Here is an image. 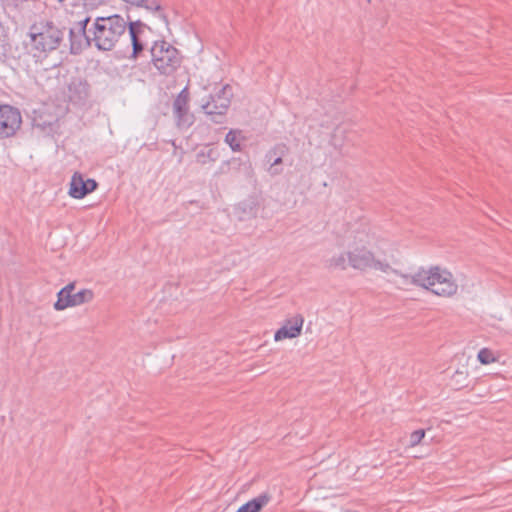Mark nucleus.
<instances>
[{
    "label": "nucleus",
    "mask_w": 512,
    "mask_h": 512,
    "mask_svg": "<svg viewBox=\"0 0 512 512\" xmlns=\"http://www.w3.org/2000/svg\"><path fill=\"white\" fill-rule=\"evenodd\" d=\"M207 159H209L210 161H213V162L217 160V155H216L215 150L209 149L207 152L201 151L197 154V161L199 163L204 165L207 163Z\"/></svg>",
    "instance_id": "obj_24"
},
{
    "label": "nucleus",
    "mask_w": 512,
    "mask_h": 512,
    "mask_svg": "<svg viewBox=\"0 0 512 512\" xmlns=\"http://www.w3.org/2000/svg\"><path fill=\"white\" fill-rule=\"evenodd\" d=\"M250 172L251 166L249 163L243 162L240 158H232L221 163L216 175L229 174L238 178L241 175L249 176Z\"/></svg>",
    "instance_id": "obj_12"
},
{
    "label": "nucleus",
    "mask_w": 512,
    "mask_h": 512,
    "mask_svg": "<svg viewBox=\"0 0 512 512\" xmlns=\"http://www.w3.org/2000/svg\"><path fill=\"white\" fill-rule=\"evenodd\" d=\"M69 99L74 103H83L90 96V85L82 78H73L68 86Z\"/></svg>",
    "instance_id": "obj_14"
},
{
    "label": "nucleus",
    "mask_w": 512,
    "mask_h": 512,
    "mask_svg": "<svg viewBox=\"0 0 512 512\" xmlns=\"http://www.w3.org/2000/svg\"><path fill=\"white\" fill-rule=\"evenodd\" d=\"M155 68L163 75H172L181 64V56L177 48L161 40L155 41L150 49Z\"/></svg>",
    "instance_id": "obj_4"
},
{
    "label": "nucleus",
    "mask_w": 512,
    "mask_h": 512,
    "mask_svg": "<svg viewBox=\"0 0 512 512\" xmlns=\"http://www.w3.org/2000/svg\"><path fill=\"white\" fill-rule=\"evenodd\" d=\"M225 142L231 147L233 151H240L241 144L237 139V134L234 131H229L226 134Z\"/></svg>",
    "instance_id": "obj_23"
},
{
    "label": "nucleus",
    "mask_w": 512,
    "mask_h": 512,
    "mask_svg": "<svg viewBox=\"0 0 512 512\" xmlns=\"http://www.w3.org/2000/svg\"><path fill=\"white\" fill-rule=\"evenodd\" d=\"M481 364L488 365L496 361L494 353L488 348H482L477 355Z\"/></svg>",
    "instance_id": "obj_22"
},
{
    "label": "nucleus",
    "mask_w": 512,
    "mask_h": 512,
    "mask_svg": "<svg viewBox=\"0 0 512 512\" xmlns=\"http://www.w3.org/2000/svg\"><path fill=\"white\" fill-rule=\"evenodd\" d=\"M75 283H69L63 287L57 294V301L54 303V309L62 311L68 307L79 306L89 303L94 298V293L90 289H82L74 292Z\"/></svg>",
    "instance_id": "obj_6"
},
{
    "label": "nucleus",
    "mask_w": 512,
    "mask_h": 512,
    "mask_svg": "<svg viewBox=\"0 0 512 512\" xmlns=\"http://www.w3.org/2000/svg\"><path fill=\"white\" fill-rule=\"evenodd\" d=\"M235 212L240 221L255 218L258 213L256 200L253 198H249L240 202L235 208Z\"/></svg>",
    "instance_id": "obj_18"
},
{
    "label": "nucleus",
    "mask_w": 512,
    "mask_h": 512,
    "mask_svg": "<svg viewBox=\"0 0 512 512\" xmlns=\"http://www.w3.org/2000/svg\"><path fill=\"white\" fill-rule=\"evenodd\" d=\"M425 436V430L418 429L413 431L409 437V446L414 447L418 445Z\"/></svg>",
    "instance_id": "obj_25"
},
{
    "label": "nucleus",
    "mask_w": 512,
    "mask_h": 512,
    "mask_svg": "<svg viewBox=\"0 0 512 512\" xmlns=\"http://www.w3.org/2000/svg\"><path fill=\"white\" fill-rule=\"evenodd\" d=\"M410 278L412 284L430 290L436 295H444L447 291V278L439 273L438 267H432L429 270L421 269Z\"/></svg>",
    "instance_id": "obj_5"
},
{
    "label": "nucleus",
    "mask_w": 512,
    "mask_h": 512,
    "mask_svg": "<svg viewBox=\"0 0 512 512\" xmlns=\"http://www.w3.org/2000/svg\"><path fill=\"white\" fill-rule=\"evenodd\" d=\"M29 37L30 52L34 57L39 58L59 47L64 38V30L52 22H46L39 26L34 24L30 27Z\"/></svg>",
    "instance_id": "obj_2"
},
{
    "label": "nucleus",
    "mask_w": 512,
    "mask_h": 512,
    "mask_svg": "<svg viewBox=\"0 0 512 512\" xmlns=\"http://www.w3.org/2000/svg\"><path fill=\"white\" fill-rule=\"evenodd\" d=\"M127 29L132 45V53L130 59H137L147 46V32L151 28L141 20H131L127 15Z\"/></svg>",
    "instance_id": "obj_7"
},
{
    "label": "nucleus",
    "mask_w": 512,
    "mask_h": 512,
    "mask_svg": "<svg viewBox=\"0 0 512 512\" xmlns=\"http://www.w3.org/2000/svg\"><path fill=\"white\" fill-rule=\"evenodd\" d=\"M371 268H374L376 270H380L382 272H385V273H388V272H394V273H397L396 270H394L389 263L387 262H381L379 260H375L374 259V263H372V267Z\"/></svg>",
    "instance_id": "obj_26"
},
{
    "label": "nucleus",
    "mask_w": 512,
    "mask_h": 512,
    "mask_svg": "<svg viewBox=\"0 0 512 512\" xmlns=\"http://www.w3.org/2000/svg\"><path fill=\"white\" fill-rule=\"evenodd\" d=\"M470 382L468 368L466 365H462L461 368L456 369L450 377V389L454 391L468 389Z\"/></svg>",
    "instance_id": "obj_17"
},
{
    "label": "nucleus",
    "mask_w": 512,
    "mask_h": 512,
    "mask_svg": "<svg viewBox=\"0 0 512 512\" xmlns=\"http://www.w3.org/2000/svg\"><path fill=\"white\" fill-rule=\"evenodd\" d=\"M288 151L289 148L286 144L278 143L266 153L265 158L267 162L271 164L269 168L271 175H277L281 173V170L276 167L282 163V158L288 153Z\"/></svg>",
    "instance_id": "obj_15"
},
{
    "label": "nucleus",
    "mask_w": 512,
    "mask_h": 512,
    "mask_svg": "<svg viewBox=\"0 0 512 512\" xmlns=\"http://www.w3.org/2000/svg\"><path fill=\"white\" fill-rule=\"evenodd\" d=\"M456 292H457V285L450 281V291H449L450 296H452Z\"/></svg>",
    "instance_id": "obj_28"
},
{
    "label": "nucleus",
    "mask_w": 512,
    "mask_h": 512,
    "mask_svg": "<svg viewBox=\"0 0 512 512\" xmlns=\"http://www.w3.org/2000/svg\"><path fill=\"white\" fill-rule=\"evenodd\" d=\"M22 123L20 111L10 105H0V138L16 134Z\"/></svg>",
    "instance_id": "obj_9"
},
{
    "label": "nucleus",
    "mask_w": 512,
    "mask_h": 512,
    "mask_svg": "<svg viewBox=\"0 0 512 512\" xmlns=\"http://www.w3.org/2000/svg\"><path fill=\"white\" fill-rule=\"evenodd\" d=\"M348 266L349 263L347 253H340L338 255H334L325 261V267L330 270H346Z\"/></svg>",
    "instance_id": "obj_20"
},
{
    "label": "nucleus",
    "mask_w": 512,
    "mask_h": 512,
    "mask_svg": "<svg viewBox=\"0 0 512 512\" xmlns=\"http://www.w3.org/2000/svg\"><path fill=\"white\" fill-rule=\"evenodd\" d=\"M232 96V88L226 84L215 94H209L206 99H202L200 104L201 110L211 122L223 124L231 105Z\"/></svg>",
    "instance_id": "obj_3"
},
{
    "label": "nucleus",
    "mask_w": 512,
    "mask_h": 512,
    "mask_svg": "<svg viewBox=\"0 0 512 512\" xmlns=\"http://www.w3.org/2000/svg\"><path fill=\"white\" fill-rule=\"evenodd\" d=\"M98 183L94 179H84L82 174L75 172L71 178L69 195L75 199H82L96 190Z\"/></svg>",
    "instance_id": "obj_10"
},
{
    "label": "nucleus",
    "mask_w": 512,
    "mask_h": 512,
    "mask_svg": "<svg viewBox=\"0 0 512 512\" xmlns=\"http://www.w3.org/2000/svg\"><path fill=\"white\" fill-rule=\"evenodd\" d=\"M270 500L271 495L269 493H261L259 496L240 506L237 512H259L269 503Z\"/></svg>",
    "instance_id": "obj_19"
},
{
    "label": "nucleus",
    "mask_w": 512,
    "mask_h": 512,
    "mask_svg": "<svg viewBox=\"0 0 512 512\" xmlns=\"http://www.w3.org/2000/svg\"><path fill=\"white\" fill-rule=\"evenodd\" d=\"M91 18L86 16L85 18L79 20L73 28H76L82 35L89 34V30L87 31V25L90 22ZM92 36V34L90 33Z\"/></svg>",
    "instance_id": "obj_27"
},
{
    "label": "nucleus",
    "mask_w": 512,
    "mask_h": 512,
    "mask_svg": "<svg viewBox=\"0 0 512 512\" xmlns=\"http://www.w3.org/2000/svg\"><path fill=\"white\" fill-rule=\"evenodd\" d=\"M304 318L297 314L286 320L285 324L275 332L274 339L280 341L287 338H296L301 334Z\"/></svg>",
    "instance_id": "obj_13"
},
{
    "label": "nucleus",
    "mask_w": 512,
    "mask_h": 512,
    "mask_svg": "<svg viewBox=\"0 0 512 512\" xmlns=\"http://www.w3.org/2000/svg\"><path fill=\"white\" fill-rule=\"evenodd\" d=\"M90 34L82 35L76 28H70L69 30V41H70V53L72 55H79L85 47L91 46L93 40Z\"/></svg>",
    "instance_id": "obj_16"
},
{
    "label": "nucleus",
    "mask_w": 512,
    "mask_h": 512,
    "mask_svg": "<svg viewBox=\"0 0 512 512\" xmlns=\"http://www.w3.org/2000/svg\"><path fill=\"white\" fill-rule=\"evenodd\" d=\"M348 263L354 269L365 270L372 267L374 263V255L365 247L356 248L347 252Z\"/></svg>",
    "instance_id": "obj_11"
},
{
    "label": "nucleus",
    "mask_w": 512,
    "mask_h": 512,
    "mask_svg": "<svg viewBox=\"0 0 512 512\" xmlns=\"http://www.w3.org/2000/svg\"><path fill=\"white\" fill-rule=\"evenodd\" d=\"M140 7L145 8L146 10L151 11L153 13H158V17L165 23L166 26H168L169 21H168L167 15L162 12V7L158 2L152 1V2L148 3L146 1L145 5H142Z\"/></svg>",
    "instance_id": "obj_21"
},
{
    "label": "nucleus",
    "mask_w": 512,
    "mask_h": 512,
    "mask_svg": "<svg viewBox=\"0 0 512 512\" xmlns=\"http://www.w3.org/2000/svg\"><path fill=\"white\" fill-rule=\"evenodd\" d=\"M127 30V20L121 15L113 14L107 17H97L89 28L94 46L100 51L113 50Z\"/></svg>",
    "instance_id": "obj_1"
},
{
    "label": "nucleus",
    "mask_w": 512,
    "mask_h": 512,
    "mask_svg": "<svg viewBox=\"0 0 512 512\" xmlns=\"http://www.w3.org/2000/svg\"><path fill=\"white\" fill-rule=\"evenodd\" d=\"M190 92L184 87L173 101V115L177 126L188 128L194 123V115L189 111Z\"/></svg>",
    "instance_id": "obj_8"
}]
</instances>
